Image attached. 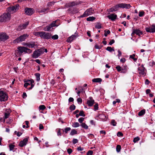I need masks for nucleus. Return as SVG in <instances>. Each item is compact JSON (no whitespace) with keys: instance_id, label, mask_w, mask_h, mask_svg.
Listing matches in <instances>:
<instances>
[{"instance_id":"obj_47","label":"nucleus","mask_w":155,"mask_h":155,"mask_svg":"<svg viewBox=\"0 0 155 155\" xmlns=\"http://www.w3.org/2000/svg\"><path fill=\"white\" fill-rule=\"evenodd\" d=\"M111 124L113 126H115L116 125V124H117L116 122H115V120H111Z\"/></svg>"},{"instance_id":"obj_5","label":"nucleus","mask_w":155,"mask_h":155,"mask_svg":"<svg viewBox=\"0 0 155 155\" xmlns=\"http://www.w3.org/2000/svg\"><path fill=\"white\" fill-rule=\"evenodd\" d=\"M24 82L25 83L24 84V87L25 88H27V87L28 85H31V87L27 88L28 90L31 89L34 86V81L33 79L28 80L26 81H24Z\"/></svg>"},{"instance_id":"obj_44","label":"nucleus","mask_w":155,"mask_h":155,"mask_svg":"<svg viewBox=\"0 0 155 155\" xmlns=\"http://www.w3.org/2000/svg\"><path fill=\"white\" fill-rule=\"evenodd\" d=\"M58 36L57 35H53L52 36L51 38L52 39H53L54 40H56L58 38Z\"/></svg>"},{"instance_id":"obj_32","label":"nucleus","mask_w":155,"mask_h":155,"mask_svg":"<svg viewBox=\"0 0 155 155\" xmlns=\"http://www.w3.org/2000/svg\"><path fill=\"white\" fill-rule=\"evenodd\" d=\"M106 50L110 52L114 51V48L109 46L107 47L106 48Z\"/></svg>"},{"instance_id":"obj_12","label":"nucleus","mask_w":155,"mask_h":155,"mask_svg":"<svg viewBox=\"0 0 155 155\" xmlns=\"http://www.w3.org/2000/svg\"><path fill=\"white\" fill-rule=\"evenodd\" d=\"M145 30L146 31L148 32L153 33L155 32V25H153L150 27L146 28Z\"/></svg>"},{"instance_id":"obj_52","label":"nucleus","mask_w":155,"mask_h":155,"mask_svg":"<svg viewBox=\"0 0 155 155\" xmlns=\"http://www.w3.org/2000/svg\"><path fill=\"white\" fill-rule=\"evenodd\" d=\"M94 47L96 49H100L101 48L102 46H99L97 45V44H96L95 45Z\"/></svg>"},{"instance_id":"obj_20","label":"nucleus","mask_w":155,"mask_h":155,"mask_svg":"<svg viewBox=\"0 0 155 155\" xmlns=\"http://www.w3.org/2000/svg\"><path fill=\"white\" fill-rule=\"evenodd\" d=\"M94 103V100H88L87 101V104L89 106H92Z\"/></svg>"},{"instance_id":"obj_8","label":"nucleus","mask_w":155,"mask_h":155,"mask_svg":"<svg viewBox=\"0 0 155 155\" xmlns=\"http://www.w3.org/2000/svg\"><path fill=\"white\" fill-rule=\"evenodd\" d=\"M51 33L42 31L41 38L43 39H49L51 38Z\"/></svg>"},{"instance_id":"obj_33","label":"nucleus","mask_w":155,"mask_h":155,"mask_svg":"<svg viewBox=\"0 0 155 155\" xmlns=\"http://www.w3.org/2000/svg\"><path fill=\"white\" fill-rule=\"evenodd\" d=\"M62 130L63 132H64V130L62 129H61L60 128L58 129L57 131V135L58 136H61V130Z\"/></svg>"},{"instance_id":"obj_19","label":"nucleus","mask_w":155,"mask_h":155,"mask_svg":"<svg viewBox=\"0 0 155 155\" xmlns=\"http://www.w3.org/2000/svg\"><path fill=\"white\" fill-rule=\"evenodd\" d=\"M79 3L76 2H71L68 3L67 4V5L70 7H72L78 5Z\"/></svg>"},{"instance_id":"obj_40","label":"nucleus","mask_w":155,"mask_h":155,"mask_svg":"<svg viewBox=\"0 0 155 155\" xmlns=\"http://www.w3.org/2000/svg\"><path fill=\"white\" fill-rule=\"evenodd\" d=\"M15 147V145L12 144H10L9 145V147L10 150L11 151Z\"/></svg>"},{"instance_id":"obj_58","label":"nucleus","mask_w":155,"mask_h":155,"mask_svg":"<svg viewBox=\"0 0 155 155\" xmlns=\"http://www.w3.org/2000/svg\"><path fill=\"white\" fill-rule=\"evenodd\" d=\"M77 101L79 104H81L82 102V99L80 98H78L77 99Z\"/></svg>"},{"instance_id":"obj_49","label":"nucleus","mask_w":155,"mask_h":155,"mask_svg":"<svg viewBox=\"0 0 155 155\" xmlns=\"http://www.w3.org/2000/svg\"><path fill=\"white\" fill-rule=\"evenodd\" d=\"M94 109L95 110H98V104L97 103H96L94 106Z\"/></svg>"},{"instance_id":"obj_2","label":"nucleus","mask_w":155,"mask_h":155,"mask_svg":"<svg viewBox=\"0 0 155 155\" xmlns=\"http://www.w3.org/2000/svg\"><path fill=\"white\" fill-rule=\"evenodd\" d=\"M44 50V49L42 48L36 50L32 55V57L35 58H38L43 53Z\"/></svg>"},{"instance_id":"obj_63","label":"nucleus","mask_w":155,"mask_h":155,"mask_svg":"<svg viewBox=\"0 0 155 155\" xmlns=\"http://www.w3.org/2000/svg\"><path fill=\"white\" fill-rule=\"evenodd\" d=\"M118 57H120L122 53H121V51L119 50H118Z\"/></svg>"},{"instance_id":"obj_36","label":"nucleus","mask_w":155,"mask_h":155,"mask_svg":"<svg viewBox=\"0 0 155 155\" xmlns=\"http://www.w3.org/2000/svg\"><path fill=\"white\" fill-rule=\"evenodd\" d=\"M135 55V54H133L132 55H130V58L133 59V60L135 61L137 60V58H134V56Z\"/></svg>"},{"instance_id":"obj_56","label":"nucleus","mask_w":155,"mask_h":155,"mask_svg":"<svg viewBox=\"0 0 155 155\" xmlns=\"http://www.w3.org/2000/svg\"><path fill=\"white\" fill-rule=\"evenodd\" d=\"M93 152L92 150H89L87 153V155H92Z\"/></svg>"},{"instance_id":"obj_14","label":"nucleus","mask_w":155,"mask_h":155,"mask_svg":"<svg viewBox=\"0 0 155 155\" xmlns=\"http://www.w3.org/2000/svg\"><path fill=\"white\" fill-rule=\"evenodd\" d=\"M134 34H136L140 36L141 35H142L143 34V32L139 29H133V32L131 34L132 36H133Z\"/></svg>"},{"instance_id":"obj_7","label":"nucleus","mask_w":155,"mask_h":155,"mask_svg":"<svg viewBox=\"0 0 155 155\" xmlns=\"http://www.w3.org/2000/svg\"><path fill=\"white\" fill-rule=\"evenodd\" d=\"M19 7V5L18 4L14 6H11L8 8V11L13 13L18 9Z\"/></svg>"},{"instance_id":"obj_28","label":"nucleus","mask_w":155,"mask_h":155,"mask_svg":"<svg viewBox=\"0 0 155 155\" xmlns=\"http://www.w3.org/2000/svg\"><path fill=\"white\" fill-rule=\"evenodd\" d=\"M77 134V131L75 129H72L70 133V134L71 135H73L75 134Z\"/></svg>"},{"instance_id":"obj_53","label":"nucleus","mask_w":155,"mask_h":155,"mask_svg":"<svg viewBox=\"0 0 155 155\" xmlns=\"http://www.w3.org/2000/svg\"><path fill=\"white\" fill-rule=\"evenodd\" d=\"M113 7V10H114V11H117V10L118 8H119L117 5Z\"/></svg>"},{"instance_id":"obj_6","label":"nucleus","mask_w":155,"mask_h":155,"mask_svg":"<svg viewBox=\"0 0 155 155\" xmlns=\"http://www.w3.org/2000/svg\"><path fill=\"white\" fill-rule=\"evenodd\" d=\"M94 10L92 8H90L87 9L84 13L83 14L80 16L81 18H84L91 15L94 12Z\"/></svg>"},{"instance_id":"obj_37","label":"nucleus","mask_w":155,"mask_h":155,"mask_svg":"<svg viewBox=\"0 0 155 155\" xmlns=\"http://www.w3.org/2000/svg\"><path fill=\"white\" fill-rule=\"evenodd\" d=\"M39 108L40 110H43L46 108V107L44 105H41L39 106Z\"/></svg>"},{"instance_id":"obj_62","label":"nucleus","mask_w":155,"mask_h":155,"mask_svg":"<svg viewBox=\"0 0 155 155\" xmlns=\"http://www.w3.org/2000/svg\"><path fill=\"white\" fill-rule=\"evenodd\" d=\"M115 42V41L114 39H112L109 42V44L110 45H111L113 43H114Z\"/></svg>"},{"instance_id":"obj_25","label":"nucleus","mask_w":155,"mask_h":155,"mask_svg":"<svg viewBox=\"0 0 155 155\" xmlns=\"http://www.w3.org/2000/svg\"><path fill=\"white\" fill-rule=\"evenodd\" d=\"M42 31H38L35 32L34 35L38 37L40 36L41 38Z\"/></svg>"},{"instance_id":"obj_59","label":"nucleus","mask_w":155,"mask_h":155,"mask_svg":"<svg viewBox=\"0 0 155 155\" xmlns=\"http://www.w3.org/2000/svg\"><path fill=\"white\" fill-rule=\"evenodd\" d=\"M105 31L104 36L105 37H107L108 34H109L110 33V31L109 30H107V32H106Z\"/></svg>"},{"instance_id":"obj_1","label":"nucleus","mask_w":155,"mask_h":155,"mask_svg":"<svg viewBox=\"0 0 155 155\" xmlns=\"http://www.w3.org/2000/svg\"><path fill=\"white\" fill-rule=\"evenodd\" d=\"M32 51V50L24 46H20L17 48V49L15 50V54L16 56H21L22 54L25 53L30 54Z\"/></svg>"},{"instance_id":"obj_61","label":"nucleus","mask_w":155,"mask_h":155,"mask_svg":"<svg viewBox=\"0 0 155 155\" xmlns=\"http://www.w3.org/2000/svg\"><path fill=\"white\" fill-rule=\"evenodd\" d=\"M72 152V150L71 149L69 148L67 150V152L68 153L70 154Z\"/></svg>"},{"instance_id":"obj_34","label":"nucleus","mask_w":155,"mask_h":155,"mask_svg":"<svg viewBox=\"0 0 155 155\" xmlns=\"http://www.w3.org/2000/svg\"><path fill=\"white\" fill-rule=\"evenodd\" d=\"M119 8H124V5H126L125 3H120L117 5Z\"/></svg>"},{"instance_id":"obj_60","label":"nucleus","mask_w":155,"mask_h":155,"mask_svg":"<svg viewBox=\"0 0 155 155\" xmlns=\"http://www.w3.org/2000/svg\"><path fill=\"white\" fill-rule=\"evenodd\" d=\"M48 9V8H43L40 11V12H45Z\"/></svg>"},{"instance_id":"obj_27","label":"nucleus","mask_w":155,"mask_h":155,"mask_svg":"<svg viewBox=\"0 0 155 155\" xmlns=\"http://www.w3.org/2000/svg\"><path fill=\"white\" fill-rule=\"evenodd\" d=\"M52 27L50 25L48 26H46L45 28H44V30L45 31H49L50 30H51V29Z\"/></svg>"},{"instance_id":"obj_31","label":"nucleus","mask_w":155,"mask_h":155,"mask_svg":"<svg viewBox=\"0 0 155 155\" xmlns=\"http://www.w3.org/2000/svg\"><path fill=\"white\" fill-rule=\"evenodd\" d=\"M127 70V66H124L122 68V72H125Z\"/></svg>"},{"instance_id":"obj_42","label":"nucleus","mask_w":155,"mask_h":155,"mask_svg":"<svg viewBox=\"0 0 155 155\" xmlns=\"http://www.w3.org/2000/svg\"><path fill=\"white\" fill-rule=\"evenodd\" d=\"M69 108L71 110H74L75 109V106L74 105L72 104L70 106Z\"/></svg>"},{"instance_id":"obj_16","label":"nucleus","mask_w":155,"mask_h":155,"mask_svg":"<svg viewBox=\"0 0 155 155\" xmlns=\"http://www.w3.org/2000/svg\"><path fill=\"white\" fill-rule=\"evenodd\" d=\"M28 24L29 22L27 21L24 24L20 25L18 27V30L19 31H21L22 29H25L27 27Z\"/></svg>"},{"instance_id":"obj_21","label":"nucleus","mask_w":155,"mask_h":155,"mask_svg":"<svg viewBox=\"0 0 155 155\" xmlns=\"http://www.w3.org/2000/svg\"><path fill=\"white\" fill-rule=\"evenodd\" d=\"M11 111L10 110H8V111H7L5 114V118L7 119L9 116L10 113Z\"/></svg>"},{"instance_id":"obj_55","label":"nucleus","mask_w":155,"mask_h":155,"mask_svg":"<svg viewBox=\"0 0 155 155\" xmlns=\"http://www.w3.org/2000/svg\"><path fill=\"white\" fill-rule=\"evenodd\" d=\"M71 36L69 37L67 39V41L68 42H71L73 40V39L71 38Z\"/></svg>"},{"instance_id":"obj_11","label":"nucleus","mask_w":155,"mask_h":155,"mask_svg":"<svg viewBox=\"0 0 155 155\" xmlns=\"http://www.w3.org/2000/svg\"><path fill=\"white\" fill-rule=\"evenodd\" d=\"M25 11L26 14L29 15H31L34 13L33 9L31 8H26Z\"/></svg>"},{"instance_id":"obj_43","label":"nucleus","mask_w":155,"mask_h":155,"mask_svg":"<svg viewBox=\"0 0 155 155\" xmlns=\"http://www.w3.org/2000/svg\"><path fill=\"white\" fill-rule=\"evenodd\" d=\"M56 21H54L52 22V23L50 24V25L52 27L55 26L56 25Z\"/></svg>"},{"instance_id":"obj_50","label":"nucleus","mask_w":155,"mask_h":155,"mask_svg":"<svg viewBox=\"0 0 155 155\" xmlns=\"http://www.w3.org/2000/svg\"><path fill=\"white\" fill-rule=\"evenodd\" d=\"M78 140L77 139H73L72 140V143L74 144L78 143Z\"/></svg>"},{"instance_id":"obj_54","label":"nucleus","mask_w":155,"mask_h":155,"mask_svg":"<svg viewBox=\"0 0 155 155\" xmlns=\"http://www.w3.org/2000/svg\"><path fill=\"white\" fill-rule=\"evenodd\" d=\"M123 135V134L121 132H118L117 134V136L118 137H122Z\"/></svg>"},{"instance_id":"obj_15","label":"nucleus","mask_w":155,"mask_h":155,"mask_svg":"<svg viewBox=\"0 0 155 155\" xmlns=\"http://www.w3.org/2000/svg\"><path fill=\"white\" fill-rule=\"evenodd\" d=\"M28 140V138H24L22 141H21L20 142L19 145L21 147H22L23 146L26 145L27 143Z\"/></svg>"},{"instance_id":"obj_17","label":"nucleus","mask_w":155,"mask_h":155,"mask_svg":"<svg viewBox=\"0 0 155 155\" xmlns=\"http://www.w3.org/2000/svg\"><path fill=\"white\" fill-rule=\"evenodd\" d=\"M117 15L115 14H112L107 16V18L112 21H114L117 18Z\"/></svg>"},{"instance_id":"obj_4","label":"nucleus","mask_w":155,"mask_h":155,"mask_svg":"<svg viewBox=\"0 0 155 155\" xmlns=\"http://www.w3.org/2000/svg\"><path fill=\"white\" fill-rule=\"evenodd\" d=\"M28 36V35L26 34H23L14 40L13 41V43L16 44L24 41Z\"/></svg>"},{"instance_id":"obj_39","label":"nucleus","mask_w":155,"mask_h":155,"mask_svg":"<svg viewBox=\"0 0 155 155\" xmlns=\"http://www.w3.org/2000/svg\"><path fill=\"white\" fill-rule=\"evenodd\" d=\"M71 130V128L70 127H67L65 128L64 130V131L66 134H67L68 132L70 131Z\"/></svg>"},{"instance_id":"obj_29","label":"nucleus","mask_w":155,"mask_h":155,"mask_svg":"<svg viewBox=\"0 0 155 155\" xmlns=\"http://www.w3.org/2000/svg\"><path fill=\"white\" fill-rule=\"evenodd\" d=\"M80 126L78 122H74L73 123L72 126L74 127H77Z\"/></svg>"},{"instance_id":"obj_41","label":"nucleus","mask_w":155,"mask_h":155,"mask_svg":"<svg viewBox=\"0 0 155 155\" xmlns=\"http://www.w3.org/2000/svg\"><path fill=\"white\" fill-rule=\"evenodd\" d=\"M79 114L80 116H82L83 117H85V115L84 114V112L83 110L80 111Z\"/></svg>"},{"instance_id":"obj_26","label":"nucleus","mask_w":155,"mask_h":155,"mask_svg":"<svg viewBox=\"0 0 155 155\" xmlns=\"http://www.w3.org/2000/svg\"><path fill=\"white\" fill-rule=\"evenodd\" d=\"M95 28L97 29H100L101 28V24L100 22H97L95 26Z\"/></svg>"},{"instance_id":"obj_64","label":"nucleus","mask_w":155,"mask_h":155,"mask_svg":"<svg viewBox=\"0 0 155 155\" xmlns=\"http://www.w3.org/2000/svg\"><path fill=\"white\" fill-rule=\"evenodd\" d=\"M126 61V59L124 58H121L120 60V61L123 63H124V62H125Z\"/></svg>"},{"instance_id":"obj_38","label":"nucleus","mask_w":155,"mask_h":155,"mask_svg":"<svg viewBox=\"0 0 155 155\" xmlns=\"http://www.w3.org/2000/svg\"><path fill=\"white\" fill-rule=\"evenodd\" d=\"M121 146L119 145H117L116 147V150L117 152H119L121 150Z\"/></svg>"},{"instance_id":"obj_30","label":"nucleus","mask_w":155,"mask_h":155,"mask_svg":"<svg viewBox=\"0 0 155 155\" xmlns=\"http://www.w3.org/2000/svg\"><path fill=\"white\" fill-rule=\"evenodd\" d=\"M81 126L82 127L85 129H88V126L84 123H82L81 124Z\"/></svg>"},{"instance_id":"obj_48","label":"nucleus","mask_w":155,"mask_h":155,"mask_svg":"<svg viewBox=\"0 0 155 155\" xmlns=\"http://www.w3.org/2000/svg\"><path fill=\"white\" fill-rule=\"evenodd\" d=\"M116 68L118 71L120 72L121 71H122V68H121V67L120 66H117L116 67Z\"/></svg>"},{"instance_id":"obj_35","label":"nucleus","mask_w":155,"mask_h":155,"mask_svg":"<svg viewBox=\"0 0 155 155\" xmlns=\"http://www.w3.org/2000/svg\"><path fill=\"white\" fill-rule=\"evenodd\" d=\"M71 36V38L73 39V40L75 39L78 36V34L76 32L75 33L74 35H72Z\"/></svg>"},{"instance_id":"obj_18","label":"nucleus","mask_w":155,"mask_h":155,"mask_svg":"<svg viewBox=\"0 0 155 155\" xmlns=\"http://www.w3.org/2000/svg\"><path fill=\"white\" fill-rule=\"evenodd\" d=\"M25 45L28 46V47L30 48H33L35 46V42H31L25 43Z\"/></svg>"},{"instance_id":"obj_22","label":"nucleus","mask_w":155,"mask_h":155,"mask_svg":"<svg viewBox=\"0 0 155 155\" xmlns=\"http://www.w3.org/2000/svg\"><path fill=\"white\" fill-rule=\"evenodd\" d=\"M92 81L94 82H98L101 83L102 81V80L101 78H94L92 80Z\"/></svg>"},{"instance_id":"obj_46","label":"nucleus","mask_w":155,"mask_h":155,"mask_svg":"<svg viewBox=\"0 0 155 155\" xmlns=\"http://www.w3.org/2000/svg\"><path fill=\"white\" fill-rule=\"evenodd\" d=\"M144 12L143 11H142L140 12H139V17H142L144 15Z\"/></svg>"},{"instance_id":"obj_23","label":"nucleus","mask_w":155,"mask_h":155,"mask_svg":"<svg viewBox=\"0 0 155 155\" xmlns=\"http://www.w3.org/2000/svg\"><path fill=\"white\" fill-rule=\"evenodd\" d=\"M145 110L143 109L140 111L138 114V115L139 116H141L143 115L145 113Z\"/></svg>"},{"instance_id":"obj_57","label":"nucleus","mask_w":155,"mask_h":155,"mask_svg":"<svg viewBox=\"0 0 155 155\" xmlns=\"http://www.w3.org/2000/svg\"><path fill=\"white\" fill-rule=\"evenodd\" d=\"M126 5H124V8L129 9L131 7L130 5L129 4H126Z\"/></svg>"},{"instance_id":"obj_3","label":"nucleus","mask_w":155,"mask_h":155,"mask_svg":"<svg viewBox=\"0 0 155 155\" xmlns=\"http://www.w3.org/2000/svg\"><path fill=\"white\" fill-rule=\"evenodd\" d=\"M11 18L10 14L9 13H5L1 15L0 17V21L3 22L8 21Z\"/></svg>"},{"instance_id":"obj_45","label":"nucleus","mask_w":155,"mask_h":155,"mask_svg":"<svg viewBox=\"0 0 155 155\" xmlns=\"http://www.w3.org/2000/svg\"><path fill=\"white\" fill-rule=\"evenodd\" d=\"M140 140V138L138 137H135L134 139L133 142L134 143H136L138 141V140Z\"/></svg>"},{"instance_id":"obj_13","label":"nucleus","mask_w":155,"mask_h":155,"mask_svg":"<svg viewBox=\"0 0 155 155\" xmlns=\"http://www.w3.org/2000/svg\"><path fill=\"white\" fill-rule=\"evenodd\" d=\"M138 70L140 76L144 77L146 74V70L144 67H143L142 68H139Z\"/></svg>"},{"instance_id":"obj_10","label":"nucleus","mask_w":155,"mask_h":155,"mask_svg":"<svg viewBox=\"0 0 155 155\" xmlns=\"http://www.w3.org/2000/svg\"><path fill=\"white\" fill-rule=\"evenodd\" d=\"M8 36L6 33H0V42L2 41H5L8 39Z\"/></svg>"},{"instance_id":"obj_51","label":"nucleus","mask_w":155,"mask_h":155,"mask_svg":"<svg viewBox=\"0 0 155 155\" xmlns=\"http://www.w3.org/2000/svg\"><path fill=\"white\" fill-rule=\"evenodd\" d=\"M84 120V118L83 117H81L80 118H79L78 120V121L80 123L82 124V123H83L82 122Z\"/></svg>"},{"instance_id":"obj_24","label":"nucleus","mask_w":155,"mask_h":155,"mask_svg":"<svg viewBox=\"0 0 155 155\" xmlns=\"http://www.w3.org/2000/svg\"><path fill=\"white\" fill-rule=\"evenodd\" d=\"M96 19V18L95 17L92 16V17H89L87 18L86 20L87 21H92Z\"/></svg>"},{"instance_id":"obj_9","label":"nucleus","mask_w":155,"mask_h":155,"mask_svg":"<svg viewBox=\"0 0 155 155\" xmlns=\"http://www.w3.org/2000/svg\"><path fill=\"white\" fill-rule=\"evenodd\" d=\"M7 95L3 91L0 92V100L1 101H5L8 100Z\"/></svg>"}]
</instances>
